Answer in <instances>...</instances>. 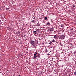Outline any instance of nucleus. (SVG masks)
<instances>
[{"instance_id": "nucleus-24", "label": "nucleus", "mask_w": 76, "mask_h": 76, "mask_svg": "<svg viewBox=\"0 0 76 76\" xmlns=\"http://www.w3.org/2000/svg\"><path fill=\"white\" fill-rule=\"evenodd\" d=\"M61 27H63V25H61Z\"/></svg>"}, {"instance_id": "nucleus-29", "label": "nucleus", "mask_w": 76, "mask_h": 76, "mask_svg": "<svg viewBox=\"0 0 76 76\" xmlns=\"http://www.w3.org/2000/svg\"><path fill=\"white\" fill-rule=\"evenodd\" d=\"M52 60H53V58H52Z\"/></svg>"}, {"instance_id": "nucleus-14", "label": "nucleus", "mask_w": 76, "mask_h": 76, "mask_svg": "<svg viewBox=\"0 0 76 76\" xmlns=\"http://www.w3.org/2000/svg\"><path fill=\"white\" fill-rule=\"evenodd\" d=\"M35 41L36 42V43H37V44H38V40H36V41Z\"/></svg>"}, {"instance_id": "nucleus-17", "label": "nucleus", "mask_w": 76, "mask_h": 76, "mask_svg": "<svg viewBox=\"0 0 76 76\" xmlns=\"http://www.w3.org/2000/svg\"><path fill=\"white\" fill-rule=\"evenodd\" d=\"M60 45H61V46H62V44H61V43H60Z\"/></svg>"}, {"instance_id": "nucleus-8", "label": "nucleus", "mask_w": 76, "mask_h": 76, "mask_svg": "<svg viewBox=\"0 0 76 76\" xmlns=\"http://www.w3.org/2000/svg\"><path fill=\"white\" fill-rule=\"evenodd\" d=\"M37 26H40V23H38L37 24Z\"/></svg>"}, {"instance_id": "nucleus-28", "label": "nucleus", "mask_w": 76, "mask_h": 76, "mask_svg": "<svg viewBox=\"0 0 76 76\" xmlns=\"http://www.w3.org/2000/svg\"><path fill=\"white\" fill-rule=\"evenodd\" d=\"M71 45H72V44L70 43Z\"/></svg>"}, {"instance_id": "nucleus-12", "label": "nucleus", "mask_w": 76, "mask_h": 76, "mask_svg": "<svg viewBox=\"0 0 76 76\" xmlns=\"http://www.w3.org/2000/svg\"><path fill=\"white\" fill-rule=\"evenodd\" d=\"M32 22L33 23H34V22H36V21L34 20H33L32 21Z\"/></svg>"}, {"instance_id": "nucleus-18", "label": "nucleus", "mask_w": 76, "mask_h": 76, "mask_svg": "<svg viewBox=\"0 0 76 76\" xmlns=\"http://www.w3.org/2000/svg\"><path fill=\"white\" fill-rule=\"evenodd\" d=\"M35 54H38V53H37V52H35Z\"/></svg>"}, {"instance_id": "nucleus-23", "label": "nucleus", "mask_w": 76, "mask_h": 76, "mask_svg": "<svg viewBox=\"0 0 76 76\" xmlns=\"http://www.w3.org/2000/svg\"><path fill=\"white\" fill-rule=\"evenodd\" d=\"M73 6L74 7H75V5H73Z\"/></svg>"}, {"instance_id": "nucleus-27", "label": "nucleus", "mask_w": 76, "mask_h": 76, "mask_svg": "<svg viewBox=\"0 0 76 76\" xmlns=\"http://www.w3.org/2000/svg\"><path fill=\"white\" fill-rule=\"evenodd\" d=\"M36 56V57H38L37 56Z\"/></svg>"}, {"instance_id": "nucleus-22", "label": "nucleus", "mask_w": 76, "mask_h": 76, "mask_svg": "<svg viewBox=\"0 0 76 76\" xmlns=\"http://www.w3.org/2000/svg\"><path fill=\"white\" fill-rule=\"evenodd\" d=\"M34 56H36V54H34Z\"/></svg>"}, {"instance_id": "nucleus-30", "label": "nucleus", "mask_w": 76, "mask_h": 76, "mask_svg": "<svg viewBox=\"0 0 76 76\" xmlns=\"http://www.w3.org/2000/svg\"><path fill=\"white\" fill-rule=\"evenodd\" d=\"M69 76H70V75L69 74Z\"/></svg>"}, {"instance_id": "nucleus-20", "label": "nucleus", "mask_w": 76, "mask_h": 76, "mask_svg": "<svg viewBox=\"0 0 76 76\" xmlns=\"http://www.w3.org/2000/svg\"><path fill=\"white\" fill-rule=\"evenodd\" d=\"M59 37V36H58V35H57V38L58 37H58Z\"/></svg>"}, {"instance_id": "nucleus-10", "label": "nucleus", "mask_w": 76, "mask_h": 76, "mask_svg": "<svg viewBox=\"0 0 76 76\" xmlns=\"http://www.w3.org/2000/svg\"><path fill=\"white\" fill-rule=\"evenodd\" d=\"M52 42H56V41H55L54 39L52 40Z\"/></svg>"}, {"instance_id": "nucleus-1", "label": "nucleus", "mask_w": 76, "mask_h": 76, "mask_svg": "<svg viewBox=\"0 0 76 76\" xmlns=\"http://www.w3.org/2000/svg\"><path fill=\"white\" fill-rule=\"evenodd\" d=\"M29 43L30 44H31L32 46H33V47H35L36 46V43H35V41L33 40H30Z\"/></svg>"}, {"instance_id": "nucleus-4", "label": "nucleus", "mask_w": 76, "mask_h": 76, "mask_svg": "<svg viewBox=\"0 0 76 76\" xmlns=\"http://www.w3.org/2000/svg\"><path fill=\"white\" fill-rule=\"evenodd\" d=\"M53 38L55 39H57V35H54Z\"/></svg>"}, {"instance_id": "nucleus-5", "label": "nucleus", "mask_w": 76, "mask_h": 76, "mask_svg": "<svg viewBox=\"0 0 76 76\" xmlns=\"http://www.w3.org/2000/svg\"><path fill=\"white\" fill-rule=\"evenodd\" d=\"M50 31H54V28L52 27L50 29Z\"/></svg>"}, {"instance_id": "nucleus-32", "label": "nucleus", "mask_w": 76, "mask_h": 76, "mask_svg": "<svg viewBox=\"0 0 76 76\" xmlns=\"http://www.w3.org/2000/svg\"><path fill=\"white\" fill-rule=\"evenodd\" d=\"M48 55H49V54H48Z\"/></svg>"}, {"instance_id": "nucleus-26", "label": "nucleus", "mask_w": 76, "mask_h": 76, "mask_svg": "<svg viewBox=\"0 0 76 76\" xmlns=\"http://www.w3.org/2000/svg\"><path fill=\"white\" fill-rule=\"evenodd\" d=\"M65 7H66V8H67V6H66Z\"/></svg>"}, {"instance_id": "nucleus-16", "label": "nucleus", "mask_w": 76, "mask_h": 76, "mask_svg": "<svg viewBox=\"0 0 76 76\" xmlns=\"http://www.w3.org/2000/svg\"><path fill=\"white\" fill-rule=\"evenodd\" d=\"M74 74L75 75H76V71H75L74 72Z\"/></svg>"}, {"instance_id": "nucleus-21", "label": "nucleus", "mask_w": 76, "mask_h": 76, "mask_svg": "<svg viewBox=\"0 0 76 76\" xmlns=\"http://www.w3.org/2000/svg\"><path fill=\"white\" fill-rule=\"evenodd\" d=\"M26 35H24V37H25V38H26V37H26Z\"/></svg>"}, {"instance_id": "nucleus-25", "label": "nucleus", "mask_w": 76, "mask_h": 76, "mask_svg": "<svg viewBox=\"0 0 76 76\" xmlns=\"http://www.w3.org/2000/svg\"><path fill=\"white\" fill-rule=\"evenodd\" d=\"M46 52H48V50H46Z\"/></svg>"}, {"instance_id": "nucleus-19", "label": "nucleus", "mask_w": 76, "mask_h": 76, "mask_svg": "<svg viewBox=\"0 0 76 76\" xmlns=\"http://www.w3.org/2000/svg\"><path fill=\"white\" fill-rule=\"evenodd\" d=\"M33 57L34 58H36V56H34V57Z\"/></svg>"}, {"instance_id": "nucleus-2", "label": "nucleus", "mask_w": 76, "mask_h": 76, "mask_svg": "<svg viewBox=\"0 0 76 76\" xmlns=\"http://www.w3.org/2000/svg\"><path fill=\"white\" fill-rule=\"evenodd\" d=\"M65 38V35H61L59 37L60 39H63Z\"/></svg>"}, {"instance_id": "nucleus-6", "label": "nucleus", "mask_w": 76, "mask_h": 76, "mask_svg": "<svg viewBox=\"0 0 76 76\" xmlns=\"http://www.w3.org/2000/svg\"><path fill=\"white\" fill-rule=\"evenodd\" d=\"M37 30H36V31H33V33H34V34H37Z\"/></svg>"}, {"instance_id": "nucleus-33", "label": "nucleus", "mask_w": 76, "mask_h": 76, "mask_svg": "<svg viewBox=\"0 0 76 76\" xmlns=\"http://www.w3.org/2000/svg\"><path fill=\"white\" fill-rule=\"evenodd\" d=\"M0 21H1V20H0Z\"/></svg>"}, {"instance_id": "nucleus-9", "label": "nucleus", "mask_w": 76, "mask_h": 76, "mask_svg": "<svg viewBox=\"0 0 76 76\" xmlns=\"http://www.w3.org/2000/svg\"><path fill=\"white\" fill-rule=\"evenodd\" d=\"M47 17H45V20H47Z\"/></svg>"}, {"instance_id": "nucleus-3", "label": "nucleus", "mask_w": 76, "mask_h": 76, "mask_svg": "<svg viewBox=\"0 0 76 76\" xmlns=\"http://www.w3.org/2000/svg\"><path fill=\"white\" fill-rule=\"evenodd\" d=\"M67 72H68V73H70L71 72V69H67Z\"/></svg>"}, {"instance_id": "nucleus-7", "label": "nucleus", "mask_w": 76, "mask_h": 76, "mask_svg": "<svg viewBox=\"0 0 76 76\" xmlns=\"http://www.w3.org/2000/svg\"><path fill=\"white\" fill-rule=\"evenodd\" d=\"M37 57H38L39 58H40V55H39V53H38L37 54Z\"/></svg>"}, {"instance_id": "nucleus-15", "label": "nucleus", "mask_w": 76, "mask_h": 76, "mask_svg": "<svg viewBox=\"0 0 76 76\" xmlns=\"http://www.w3.org/2000/svg\"><path fill=\"white\" fill-rule=\"evenodd\" d=\"M74 54H76V51H75L74 53Z\"/></svg>"}, {"instance_id": "nucleus-31", "label": "nucleus", "mask_w": 76, "mask_h": 76, "mask_svg": "<svg viewBox=\"0 0 76 76\" xmlns=\"http://www.w3.org/2000/svg\"><path fill=\"white\" fill-rule=\"evenodd\" d=\"M18 76H20V75H19Z\"/></svg>"}, {"instance_id": "nucleus-11", "label": "nucleus", "mask_w": 76, "mask_h": 76, "mask_svg": "<svg viewBox=\"0 0 76 76\" xmlns=\"http://www.w3.org/2000/svg\"><path fill=\"white\" fill-rule=\"evenodd\" d=\"M52 41L50 42V43H49V44H50V45H51V44H52Z\"/></svg>"}, {"instance_id": "nucleus-13", "label": "nucleus", "mask_w": 76, "mask_h": 76, "mask_svg": "<svg viewBox=\"0 0 76 76\" xmlns=\"http://www.w3.org/2000/svg\"><path fill=\"white\" fill-rule=\"evenodd\" d=\"M47 25H50V23H47Z\"/></svg>"}]
</instances>
